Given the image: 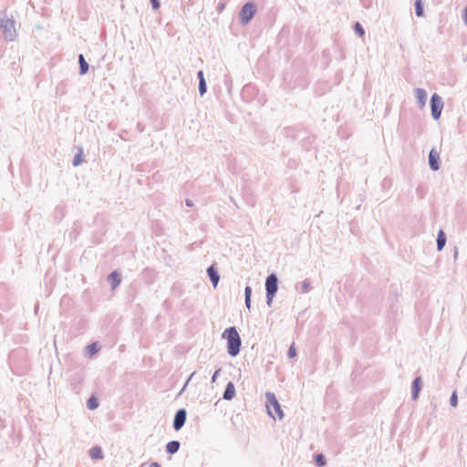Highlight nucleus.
I'll return each instance as SVG.
<instances>
[{
	"mask_svg": "<svg viewBox=\"0 0 467 467\" xmlns=\"http://www.w3.org/2000/svg\"><path fill=\"white\" fill-rule=\"evenodd\" d=\"M181 443L178 441H169L166 445V451L170 454L176 453L180 449Z\"/></svg>",
	"mask_w": 467,
	"mask_h": 467,
	"instance_id": "a211bd4d",
	"label": "nucleus"
},
{
	"mask_svg": "<svg viewBox=\"0 0 467 467\" xmlns=\"http://www.w3.org/2000/svg\"><path fill=\"white\" fill-rule=\"evenodd\" d=\"M429 166L433 171L440 169V153L435 149H431L429 153Z\"/></svg>",
	"mask_w": 467,
	"mask_h": 467,
	"instance_id": "6e6552de",
	"label": "nucleus"
},
{
	"mask_svg": "<svg viewBox=\"0 0 467 467\" xmlns=\"http://www.w3.org/2000/svg\"><path fill=\"white\" fill-rule=\"evenodd\" d=\"M287 356L291 358H294L296 356V348H295V345L294 343L290 346L289 349H288V352H287Z\"/></svg>",
	"mask_w": 467,
	"mask_h": 467,
	"instance_id": "a878e982",
	"label": "nucleus"
},
{
	"mask_svg": "<svg viewBox=\"0 0 467 467\" xmlns=\"http://www.w3.org/2000/svg\"><path fill=\"white\" fill-rule=\"evenodd\" d=\"M87 348H88V350L90 355H93V354L97 353L99 350V347L98 343L89 344L87 347Z\"/></svg>",
	"mask_w": 467,
	"mask_h": 467,
	"instance_id": "b1692460",
	"label": "nucleus"
},
{
	"mask_svg": "<svg viewBox=\"0 0 467 467\" xmlns=\"http://www.w3.org/2000/svg\"><path fill=\"white\" fill-rule=\"evenodd\" d=\"M278 290V277L276 274H270L265 280V291H266V303L270 306L273 298L275 297Z\"/></svg>",
	"mask_w": 467,
	"mask_h": 467,
	"instance_id": "7ed1b4c3",
	"label": "nucleus"
},
{
	"mask_svg": "<svg viewBox=\"0 0 467 467\" xmlns=\"http://www.w3.org/2000/svg\"><path fill=\"white\" fill-rule=\"evenodd\" d=\"M197 78L199 80V86H198L199 93L202 97L207 91V85H206V81H205V78H204V74H203L202 70L198 71Z\"/></svg>",
	"mask_w": 467,
	"mask_h": 467,
	"instance_id": "f8f14e48",
	"label": "nucleus"
},
{
	"mask_svg": "<svg viewBox=\"0 0 467 467\" xmlns=\"http://www.w3.org/2000/svg\"><path fill=\"white\" fill-rule=\"evenodd\" d=\"M315 462L318 467H322L326 465L327 461L322 453H318L315 456Z\"/></svg>",
	"mask_w": 467,
	"mask_h": 467,
	"instance_id": "412c9836",
	"label": "nucleus"
},
{
	"mask_svg": "<svg viewBox=\"0 0 467 467\" xmlns=\"http://www.w3.org/2000/svg\"><path fill=\"white\" fill-rule=\"evenodd\" d=\"M430 104L431 117L433 118V119L438 120L441 118V111L443 109V101L441 98L437 93H434L431 97Z\"/></svg>",
	"mask_w": 467,
	"mask_h": 467,
	"instance_id": "39448f33",
	"label": "nucleus"
},
{
	"mask_svg": "<svg viewBox=\"0 0 467 467\" xmlns=\"http://www.w3.org/2000/svg\"><path fill=\"white\" fill-rule=\"evenodd\" d=\"M150 467H161V465L158 462H151Z\"/></svg>",
	"mask_w": 467,
	"mask_h": 467,
	"instance_id": "72a5a7b5",
	"label": "nucleus"
},
{
	"mask_svg": "<svg viewBox=\"0 0 467 467\" xmlns=\"http://www.w3.org/2000/svg\"><path fill=\"white\" fill-rule=\"evenodd\" d=\"M354 30L359 36H364L365 29L359 22H356L354 25Z\"/></svg>",
	"mask_w": 467,
	"mask_h": 467,
	"instance_id": "5701e85b",
	"label": "nucleus"
},
{
	"mask_svg": "<svg viewBox=\"0 0 467 467\" xmlns=\"http://www.w3.org/2000/svg\"><path fill=\"white\" fill-rule=\"evenodd\" d=\"M108 280L110 283L111 288L115 289L118 285H119L121 282V277L119 272L113 271L109 275Z\"/></svg>",
	"mask_w": 467,
	"mask_h": 467,
	"instance_id": "4468645a",
	"label": "nucleus"
},
{
	"mask_svg": "<svg viewBox=\"0 0 467 467\" xmlns=\"http://www.w3.org/2000/svg\"><path fill=\"white\" fill-rule=\"evenodd\" d=\"M462 18H463L464 22L467 24V6L464 9Z\"/></svg>",
	"mask_w": 467,
	"mask_h": 467,
	"instance_id": "473e14b6",
	"label": "nucleus"
},
{
	"mask_svg": "<svg viewBox=\"0 0 467 467\" xmlns=\"http://www.w3.org/2000/svg\"><path fill=\"white\" fill-rule=\"evenodd\" d=\"M185 204H186V206H188V207H192V206H193V202H192V200H190V199H186V200H185Z\"/></svg>",
	"mask_w": 467,
	"mask_h": 467,
	"instance_id": "7c9ffc66",
	"label": "nucleus"
},
{
	"mask_svg": "<svg viewBox=\"0 0 467 467\" xmlns=\"http://www.w3.org/2000/svg\"><path fill=\"white\" fill-rule=\"evenodd\" d=\"M193 375H194V372L191 374V376L189 377L188 380L186 381V383H185V385H184L183 389L186 387V385H187V384H188V382L191 380V379L193 377Z\"/></svg>",
	"mask_w": 467,
	"mask_h": 467,
	"instance_id": "f704fd0d",
	"label": "nucleus"
},
{
	"mask_svg": "<svg viewBox=\"0 0 467 467\" xmlns=\"http://www.w3.org/2000/svg\"><path fill=\"white\" fill-rule=\"evenodd\" d=\"M16 21L13 17H7L6 14L0 15V29L2 36L6 41H13L16 36Z\"/></svg>",
	"mask_w": 467,
	"mask_h": 467,
	"instance_id": "f03ea898",
	"label": "nucleus"
},
{
	"mask_svg": "<svg viewBox=\"0 0 467 467\" xmlns=\"http://www.w3.org/2000/svg\"><path fill=\"white\" fill-rule=\"evenodd\" d=\"M221 372V368H218L214 371L213 377H212V382H214L218 377V375L220 374Z\"/></svg>",
	"mask_w": 467,
	"mask_h": 467,
	"instance_id": "c756f323",
	"label": "nucleus"
},
{
	"mask_svg": "<svg viewBox=\"0 0 467 467\" xmlns=\"http://www.w3.org/2000/svg\"><path fill=\"white\" fill-rule=\"evenodd\" d=\"M256 12V6L253 2H248L243 5L240 11V23L244 26L247 25L254 17Z\"/></svg>",
	"mask_w": 467,
	"mask_h": 467,
	"instance_id": "20e7f679",
	"label": "nucleus"
},
{
	"mask_svg": "<svg viewBox=\"0 0 467 467\" xmlns=\"http://www.w3.org/2000/svg\"><path fill=\"white\" fill-rule=\"evenodd\" d=\"M415 6V14L418 17H421L424 16L423 4L421 0H416L414 3Z\"/></svg>",
	"mask_w": 467,
	"mask_h": 467,
	"instance_id": "6ab92c4d",
	"label": "nucleus"
},
{
	"mask_svg": "<svg viewBox=\"0 0 467 467\" xmlns=\"http://www.w3.org/2000/svg\"><path fill=\"white\" fill-rule=\"evenodd\" d=\"M82 161H83V152H82V150H80L79 152L74 156L72 164H73V166H78L79 164L82 163Z\"/></svg>",
	"mask_w": 467,
	"mask_h": 467,
	"instance_id": "4be33fe9",
	"label": "nucleus"
},
{
	"mask_svg": "<svg viewBox=\"0 0 467 467\" xmlns=\"http://www.w3.org/2000/svg\"><path fill=\"white\" fill-rule=\"evenodd\" d=\"M252 296V288L251 286L247 285L244 289V298L251 297Z\"/></svg>",
	"mask_w": 467,
	"mask_h": 467,
	"instance_id": "bb28decb",
	"label": "nucleus"
},
{
	"mask_svg": "<svg viewBox=\"0 0 467 467\" xmlns=\"http://www.w3.org/2000/svg\"><path fill=\"white\" fill-rule=\"evenodd\" d=\"M89 456L94 460H101L104 458L102 449L99 446H94L89 450Z\"/></svg>",
	"mask_w": 467,
	"mask_h": 467,
	"instance_id": "dca6fc26",
	"label": "nucleus"
},
{
	"mask_svg": "<svg viewBox=\"0 0 467 467\" xmlns=\"http://www.w3.org/2000/svg\"><path fill=\"white\" fill-rule=\"evenodd\" d=\"M235 395V388H234V385L233 382H228L226 387H225V389H224V392L223 394V398L225 400H231L234 399Z\"/></svg>",
	"mask_w": 467,
	"mask_h": 467,
	"instance_id": "ddd939ff",
	"label": "nucleus"
},
{
	"mask_svg": "<svg viewBox=\"0 0 467 467\" xmlns=\"http://www.w3.org/2000/svg\"><path fill=\"white\" fill-rule=\"evenodd\" d=\"M415 97L417 99L418 104L420 108H423L426 105L427 101V92L425 89L417 88L414 89Z\"/></svg>",
	"mask_w": 467,
	"mask_h": 467,
	"instance_id": "9d476101",
	"label": "nucleus"
},
{
	"mask_svg": "<svg viewBox=\"0 0 467 467\" xmlns=\"http://www.w3.org/2000/svg\"><path fill=\"white\" fill-rule=\"evenodd\" d=\"M78 64H79V74L85 75L88 71V63L86 61L84 56L82 54L78 55Z\"/></svg>",
	"mask_w": 467,
	"mask_h": 467,
	"instance_id": "f3484780",
	"label": "nucleus"
},
{
	"mask_svg": "<svg viewBox=\"0 0 467 467\" xmlns=\"http://www.w3.org/2000/svg\"><path fill=\"white\" fill-rule=\"evenodd\" d=\"M206 272H207V275H208L213 287L215 288L220 281V275L218 274V271H217L215 265H210L207 268Z\"/></svg>",
	"mask_w": 467,
	"mask_h": 467,
	"instance_id": "1a4fd4ad",
	"label": "nucleus"
},
{
	"mask_svg": "<svg viewBox=\"0 0 467 467\" xmlns=\"http://www.w3.org/2000/svg\"><path fill=\"white\" fill-rule=\"evenodd\" d=\"M450 404L452 407H456L458 404V397L455 391L451 394L450 398Z\"/></svg>",
	"mask_w": 467,
	"mask_h": 467,
	"instance_id": "393cba45",
	"label": "nucleus"
},
{
	"mask_svg": "<svg viewBox=\"0 0 467 467\" xmlns=\"http://www.w3.org/2000/svg\"><path fill=\"white\" fill-rule=\"evenodd\" d=\"M87 407L91 410L97 409L99 407L98 400L94 396L90 397L87 401Z\"/></svg>",
	"mask_w": 467,
	"mask_h": 467,
	"instance_id": "aec40b11",
	"label": "nucleus"
},
{
	"mask_svg": "<svg viewBox=\"0 0 467 467\" xmlns=\"http://www.w3.org/2000/svg\"><path fill=\"white\" fill-rule=\"evenodd\" d=\"M245 306L250 308L251 306V297L244 298Z\"/></svg>",
	"mask_w": 467,
	"mask_h": 467,
	"instance_id": "2f4dec72",
	"label": "nucleus"
},
{
	"mask_svg": "<svg viewBox=\"0 0 467 467\" xmlns=\"http://www.w3.org/2000/svg\"><path fill=\"white\" fill-rule=\"evenodd\" d=\"M310 284L307 281H304L302 285L303 292H307L309 290Z\"/></svg>",
	"mask_w": 467,
	"mask_h": 467,
	"instance_id": "c85d7f7f",
	"label": "nucleus"
},
{
	"mask_svg": "<svg viewBox=\"0 0 467 467\" xmlns=\"http://www.w3.org/2000/svg\"><path fill=\"white\" fill-rule=\"evenodd\" d=\"M186 417L187 411L185 409H180L176 411L172 424L175 431H180L183 427L186 421Z\"/></svg>",
	"mask_w": 467,
	"mask_h": 467,
	"instance_id": "0eeeda50",
	"label": "nucleus"
},
{
	"mask_svg": "<svg viewBox=\"0 0 467 467\" xmlns=\"http://www.w3.org/2000/svg\"><path fill=\"white\" fill-rule=\"evenodd\" d=\"M222 337L227 342V352L231 357H236L241 350L242 339L235 327L226 328Z\"/></svg>",
	"mask_w": 467,
	"mask_h": 467,
	"instance_id": "f257e3e1",
	"label": "nucleus"
},
{
	"mask_svg": "<svg viewBox=\"0 0 467 467\" xmlns=\"http://www.w3.org/2000/svg\"><path fill=\"white\" fill-rule=\"evenodd\" d=\"M150 4H151V6L154 10H157L161 4H160V1L159 0H150Z\"/></svg>",
	"mask_w": 467,
	"mask_h": 467,
	"instance_id": "cd10ccee",
	"label": "nucleus"
},
{
	"mask_svg": "<svg viewBox=\"0 0 467 467\" xmlns=\"http://www.w3.org/2000/svg\"><path fill=\"white\" fill-rule=\"evenodd\" d=\"M421 385H422V381H421L420 377H417L416 379H414V380L412 381V385H411L412 400H417L419 398V392L421 389Z\"/></svg>",
	"mask_w": 467,
	"mask_h": 467,
	"instance_id": "9b49d317",
	"label": "nucleus"
},
{
	"mask_svg": "<svg viewBox=\"0 0 467 467\" xmlns=\"http://www.w3.org/2000/svg\"><path fill=\"white\" fill-rule=\"evenodd\" d=\"M446 240H447V237H446L445 233L442 230H440L438 232L437 240H436L438 251H441L444 248V246L446 244Z\"/></svg>",
	"mask_w": 467,
	"mask_h": 467,
	"instance_id": "2eb2a0df",
	"label": "nucleus"
},
{
	"mask_svg": "<svg viewBox=\"0 0 467 467\" xmlns=\"http://www.w3.org/2000/svg\"><path fill=\"white\" fill-rule=\"evenodd\" d=\"M266 398V407L268 410L269 415H271L270 407H273L275 411L276 412L279 420H282L284 418V412L281 409V406L275 397V395L273 392H266L265 393Z\"/></svg>",
	"mask_w": 467,
	"mask_h": 467,
	"instance_id": "423d86ee",
	"label": "nucleus"
}]
</instances>
